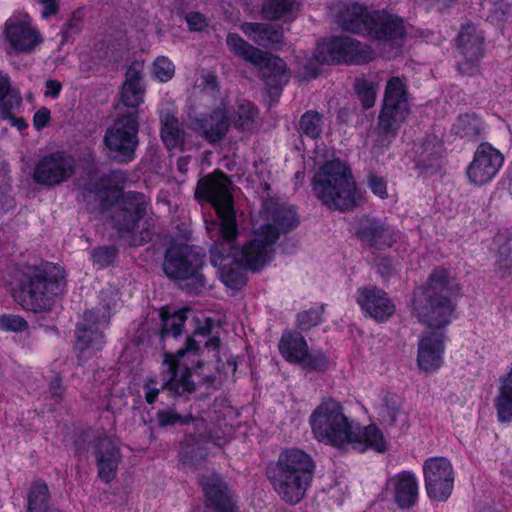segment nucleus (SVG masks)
<instances>
[{
    "instance_id": "45",
    "label": "nucleus",
    "mask_w": 512,
    "mask_h": 512,
    "mask_svg": "<svg viewBox=\"0 0 512 512\" xmlns=\"http://www.w3.org/2000/svg\"><path fill=\"white\" fill-rule=\"evenodd\" d=\"M28 322L20 315H0V330L4 332L20 333L28 329Z\"/></svg>"
},
{
    "instance_id": "26",
    "label": "nucleus",
    "mask_w": 512,
    "mask_h": 512,
    "mask_svg": "<svg viewBox=\"0 0 512 512\" xmlns=\"http://www.w3.org/2000/svg\"><path fill=\"white\" fill-rule=\"evenodd\" d=\"M357 301L361 308L377 321H384L395 312V305L387 294L376 288L360 291Z\"/></svg>"
},
{
    "instance_id": "36",
    "label": "nucleus",
    "mask_w": 512,
    "mask_h": 512,
    "mask_svg": "<svg viewBox=\"0 0 512 512\" xmlns=\"http://www.w3.org/2000/svg\"><path fill=\"white\" fill-rule=\"evenodd\" d=\"M184 311H175L172 314L166 309L160 311L161 328L159 331L160 338L165 340L168 337H178L182 334V328L186 321Z\"/></svg>"
},
{
    "instance_id": "9",
    "label": "nucleus",
    "mask_w": 512,
    "mask_h": 512,
    "mask_svg": "<svg viewBox=\"0 0 512 512\" xmlns=\"http://www.w3.org/2000/svg\"><path fill=\"white\" fill-rule=\"evenodd\" d=\"M226 44L235 56L259 67L260 76L268 87L281 89L288 82L286 64L281 58L265 54L237 33H229Z\"/></svg>"
},
{
    "instance_id": "30",
    "label": "nucleus",
    "mask_w": 512,
    "mask_h": 512,
    "mask_svg": "<svg viewBox=\"0 0 512 512\" xmlns=\"http://www.w3.org/2000/svg\"><path fill=\"white\" fill-rule=\"evenodd\" d=\"M160 136L167 149L183 150L186 142V132L179 120L171 113L160 116Z\"/></svg>"
},
{
    "instance_id": "56",
    "label": "nucleus",
    "mask_w": 512,
    "mask_h": 512,
    "mask_svg": "<svg viewBox=\"0 0 512 512\" xmlns=\"http://www.w3.org/2000/svg\"><path fill=\"white\" fill-rule=\"evenodd\" d=\"M50 121V110L42 107L33 116V126L37 131L42 130Z\"/></svg>"
},
{
    "instance_id": "35",
    "label": "nucleus",
    "mask_w": 512,
    "mask_h": 512,
    "mask_svg": "<svg viewBox=\"0 0 512 512\" xmlns=\"http://www.w3.org/2000/svg\"><path fill=\"white\" fill-rule=\"evenodd\" d=\"M27 512H60L50 504L47 484L40 479L35 480L28 494Z\"/></svg>"
},
{
    "instance_id": "11",
    "label": "nucleus",
    "mask_w": 512,
    "mask_h": 512,
    "mask_svg": "<svg viewBox=\"0 0 512 512\" xmlns=\"http://www.w3.org/2000/svg\"><path fill=\"white\" fill-rule=\"evenodd\" d=\"M354 34L375 39L397 40L404 34L401 19L386 12L374 11L354 3Z\"/></svg>"
},
{
    "instance_id": "51",
    "label": "nucleus",
    "mask_w": 512,
    "mask_h": 512,
    "mask_svg": "<svg viewBox=\"0 0 512 512\" xmlns=\"http://www.w3.org/2000/svg\"><path fill=\"white\" fill-rule=\"evenodd\" d=\"M107 178H114V179H123L124 178V173L122 171H111L110 175L109 176H102L100 178V183H89L87 185H85L84 187V193H88V194H95V195H102L104 190H105V185H104V182L107 180Z\"/></svg>"
},
{
    "instance_id": "5",
    "label": "nucleus",
    "mask_w": 512,
    "mask_h": 512,
    "mask_svg": "<svg viewBox=\"0 0 512 512\" xmlns=\"http://www.w3.org/2000/svg\"><path fill=\"white\" fill-rule=\"evenodd\" d=\"M65 270L54 263L24 265L18 277V303L34 313L49 311L55 297L66 290Z\"/></svg>"
},
{
    "instance_id": "47",
    "label": "nucleus",
    "mask_w": 512,
    "mask_h": 512,
    "mask_svg": "<svg viewBox=\"0 0 512 512\" xmlns=\"http://www.w3.org/2000/svg\"><path fill=\"white\" fill-rule=\"evenodd\" d=\"M153 72L161 82L169 81L175 72L174 64L165 56H159L153 63Z\"/></svg>"
},
{
    "instance_id": "6",
    "label": "nucleus",
    "mask_w": 512,
    "mask_h": 512,
    "mask_svg": "<svg viewBox=\"0 0 512 512\" xmlns=\"http://www.w3.org/2000/svg\"><path fill=\"white\" fill-rule=\"evenodd\" d=\"M351 169L340 159L327 160L313 177L315 195L330 209L345 211L352 207Z\"/></svg>"
},
{
    "instance_id": "52",
    "label": "nucleus",
    "mask_w": 512,
    "mask_h": 512,
    "mask_svg": "<svg viewBox=\"0 0 512 512\" xmlns=\"http://www.w3.org/2000/svg\"><path fill=\"white\" fill-rule=\"evenodd\" d=\"M374 57L375 53L369 46L354 41V64L369 62Z\"/></svg>"
},
{
    "instance_id": "7",
    "label": "nucleus",
    "mask_w": 512,
    "mask_h": 512,
    "mask_svg": "<svg viewBox=\"0 0 512 512\" xmlns=\"http://www.w3.org/2000/svg\"><path fill=\"white\" fill-rule=\"evenodd\" d=\"M204 264V255L197 247L172 243L166 249L162 268L169 279L187 281L184 289L188 293H199L205 286V277L201 273Z\"/></svg>"
},
{
    "instance_id": "38",
    "label": "nucleus",
    "mask_w": 512,
    "mask_h": 512,
    "mask_svg": "<svg viewBox=\"0 0 512 512\" xmlns=\"http://www.w3.org/2000/svg\"><path fill=\"white\" fill-rule=\"evenodd\" d=\"M378 87L379 80L376 76L357 80L354 88L363 108L368 109L374 105Z\"/></svg>"
},
{
    "instance_id": "40",
    "label": "nucleus",
    "mask_w": 512,
    "mask_h": 512,
    "mask_svg": "<svg viewBox=\"0 0 512 512\" xmlns=\"http://www.w3.org/2000/svg\"><path fill=\"white\" fill-rule=\"evenodd\" d=\"M22 107V98L20 94L17 97L9 98L6 103L0 106V119L8 120L12 126L22 131L28 127L25 119L22 117H15V114L20 111Z\"/></svg>"
},
{
    "instance_id": "60",
    "label": "nucleus",
    "mask_w": 512,
    "mask_h": 512,
    "mask_svg": "<svg viewBox=\"0 0 512 512\" xmlns=\"http://www.w3.org/2000/svg\"><path fill=\"white\" fill-rule=\"evenodd\" d=\"M46 96H51L52 98H57L61 92L62 84L57 80H47L46 81Z\"/></svg>"
},
{
    "instance_id": "28",
    "label": "nucleus",
    "mask_w": 512,
    "mask_h": 512,
    "mask_svg": "<svg viewBox=\"0 0 512 512\" xmlns=\"http://www.w3.org/2000/svg\"><path fill=\"white\" fill-rule=\"evenodd\" d=\"M357 236L361 241L378 249L390 247L395 241L393 230L372 218H364L359 221Z\"/></svg>"
},
{
    "instance_id": "63",
    "label": "nucleus",
    "mask_w": 512,
    "mask_h": 512,
    "mask_svg": "<svg viewBox=\"0 0 512 512\" xmlns=\"http://www.w3.org/2000/svg\"><path fill=\"white\" fill-rule=\"evenodd\" d=\"M338 119L341 122L348 123L350 120V111L348 108H342L338 111Z\"/></svg>"
},
{
    "instance_id": "21",
    "label": "nucleus",
    "mask_w": 512,
    "mask_h": 512,
    "mask_svg": "<svg viewBox=\"0 0 512 512\" xmlns=\"http://www.w3.org/2000/svg\"><path fill=\"white\" fill-rule=\"evenodd\" d=\"M386 492L401 509L415 506L419 498V481L415 473L402 471L391 476L386 482Z\"/></svg>"
},
{
    "instance_id": "50",
    "label": "nucleus",
    "mask_w": 512,
    "mask_h": 512,
    "mask_svg": "<svg viewBox=\"0 0 512 512\" xmlns=\"http://www.w3.org/2000/svg\"><path fill=\"white\" fill-rule=\"evenodd\" d=\"M336 9V23L344 31L350 32L352 28V11L349 6L343 3H338L335 6Z\"/></svg>"
},
{
    "instance_id": "49",
    "label": "nucleus",
    "mask_w": 512,
    "mask_h": 512,
    "mask_svg": "<svg viewBox=\"0 0 512 512\" xmlns=\"http://www.w3.org/2000/svg\"><path fill=\"white\" fill-rule=\"evenodd\" d=\"M300 364L312 370L323 371L327 369L329 360L328 357L322 352H317L314 354H309L307 352V355L305 356L304 360L300 362Z\"/></svg>"
},
{
    "instance_id": "55",
    "label": "nucleus",
    "mask_w": 512,
    "mask_h": 512,
    "mask_svg": "<svg viewBox=\"0 0 512 512\" xmlns=\"http://www.w3.org/2000/svg\"><path fill=\"white\" fill-rule=\"evenodd\" d=\"M186 22L190 31H201L207 26L205 17L199 12H190L186 15Z\"/></svg>"
},
{
    "instance_id": "15",
    "label": "nucleus",
    "mask_w": 512,
    "mask_h": 512,
    "mask_svg": "<svg viewBox=\"0 0 512 512\" xmlns=\"http://www.w3.org/2000/svg\"><path fill=\"white\" fill-rule=\"evenodd\" d=\"M277 240V231H272L270 226H260L254 232L253 239L243 245L241 249L234 246L233 259L240 261L246 269L258 271L271 260Z\"/></svg>"
},
{
    "instance_id": "29",
    "label": "nucleus",
    "mask_w": 512,
    "mask_h": 512,
    "mask_svg": "<svg viewBox=\"0 0 512 512\" xmlns=\"http://www.w3.org/2000/svg\"><path fill=\"white\" fill-rule=\"evenodd\" d=\"M243 33L253 42L263 47H272L283 40V28L280 25L266 23H243Z\"/></svg>"
},
{
    "instance_id": "61",
    "label": "nucleus",
    "mask_w": 512,
    "mask_h": 512,
    "mask_svg": "<svg viewBox=\"0 0 512 512\" xmlns=\"http://www.w3.org/2000/svg\"><path fill=\"white\" fill-rule=\"evenodd\" d=\"M40 2L44 5V10L42 11L43 18L47 19L58 11L56 0H40Z\"/></svg>"
},
{
    "instance_id": "39",
    "label": "nucleus",
    "mask_w": 512,
    "mask_h": 512,
    "mask_svg": "<svg viewBox=\"0 0 512 512\" xmlns=\"http://www.w3.org/2000/svg\"><path fill=\"white\" fill-rule=\"evenodd\" d=\"M299 6L298 0H266L263 3L262 14L265 19L276 20L298 9Z\"/></svg>"
},
{
    "instance_id": "4",
    "label": "nucleus",
    "mask_w": 512,
    "mask_h": 512,
    "mask_svg": "<svg viewBox=\"0 0 512 512\" xmlns=\"http://www.w3.org/2000/svg\"><path fill=\"white\" fill-rule=\"evenodd\" d=\"M315 471L313 457L303 449L292 447L281 450L277 459L267 465L266 477L281 500L296 505L305 498Z\"/></svg>"
},
{
    "instance_id": "2",
    "label": "nucleus",
    "mask_w": 512,
    "mask_h": 512,
    "mask_svg": "<svg viewBox=\"0 0 512 512\" xmlns=\"http://www.w3.org/2000/svg\"><path fill=\"white\" fill-rule=\"evenodd\" d=\"M227 175L215 171L202 177L195 189V198L213 205L220 219L219 236L210 249V261L219 267L220 279L230 289H240L246 283L245 266L234 258L232 251L238 236V227L229 190Z\"/></svg>"
},
{
    "instance_id": "57",
    "label": "nucleus",
    "mask_w": 512,
    "mask_h": 512,
    "mask_svg": "<svg viewBox=\"0 0 512 512\" xmlns=\"http://www.w3.org/2000/svg\"><path fill=\"white\" fill-rule=\"evenodd\" d=\"M117 291L112 288L102 290L100 292V299L105 310L110 311L113 309L117 302Z\"/></svg>"
},
{
    "instance_id": "14",
    "label": "nucleus",
    "mask_w": 512,
    "mask_h": 512,
    "mask_svg": "<svg viewBox=\"0 0 512 512\" xmlns=\"http://www.w3.org/2000/svg\"><path fill=\"white\" fill-rule=\"evenodd\" d=\"M504 162V154L499 149L489 142L480 143L465 169L467 183L477 188L491 183L499 174Z\"/></svg>"
},
{
    "instance_id": "32",
    "label": "nucleus",
    "mask_w": 512,
    "mask_h": 512,
    "mask_svg": "<svg viewBox=\"0 0 512 512\" xmlns=\"http://www.w3.org/2000/svg\"><path fill=\"white\" fill-rule=\"evenodd\" d=\"M365 451L372 449L378 453L387 450V441L381 430L375 425H369L354 432V450Z\"/></svg>"
},
{
    "instance_id": "22",
    "label": "nucleus",
    "mask_w": 512,
    "mask_h": 512,
    "mask_svg": "<svg viewBox=\"0 0 512 512\" xmlns=\"http://www.w3.org/2000/svg\"><path fill=\"white\" fill-rule=\"evenodd\" d=\"M93 316L92 312H86L83 322L79 324L76 331L75 349L78 352L77 359L80 363L87 361L104 346L103 333L98 330L95 323H89Z\"/></svg>"
},
{
    "instance_id": "31",
    "label": "nucleus",
    "mask_w": 512,
    "mask_h": 512,
    "mask_svg": "<svg viewBox=\"0 0 512 512\" xmlns=\"http://www.w3.org/2000/svg\"><path fill=\"white\" fill-rule=\"evenodd\" d=\"M501 422H512V365L499 378L498 395L494 402Z\"/></svg>"
},
{
    "instance_id": "19",
    "label": "nucleus",
    "mask_w": 512,
    "mask_h": 512,
    "mask_svg": "<svg viewBox=\"0 0 512 512\" xmlns=\"http://www.w3.org/2000/svg\"><path fill=\"white\" fill-rule=\"evenodd\" d=\"M483 36L475 27H463L458 38V70L462 74L475 75L479 72V63L484 55Z\"/></svg>"
},
{
    "instance_id": "62",
    "label": "nucleus",
    "mask_w": 512,
    "mask_h": 512,
    "mask_svg": "<svg viewBox=\"0 0 512 512\" xmlns=\"http://www.w3.org/2000/svg\"><path fill=\"white\" fill-rule=\"evenodd\" d=\"M497 265L499 270L502 272H507L512 268V255L509 256H503L502 254L499 257V260L497 261Z\"/></svg>"
},
{
    "instance_id": "13",
    "label": "nucleus",
    "mask_w": 512,
    "mask_h": 512,
    "mask_svg": "<svg viewBox=\"0 0 512 512\" xmlns=\"http://www.w3.org/2000/svg\"><path fill=\"white\" fill-rule=\"evenodd\" d=\"M138 129L139 119L117 115L114 124L106 130L104 142L116 161L128 163L135 158Z\"/></svg>"
},
{
    "instance_id": "37",
    "label": "nucleus",
    "mask_w": 512,
    "mask_h": 512,
    "mask_svg": "<svg viewBox=\"0 0 512 512\" xmlns=\"http://www.w3.org/2000/svg\"><path fill=\"white\" fill-rule=\"evenodd\" d=\"M484 129L483 121L474 114L459 116L453 124L452 131L461 138L471 139Z\"/></svg>"
},
{
    "instance_id": "42",
    "label": "nucleus",
    "mask_w": 512,
    "mask_h": 512,
    "mask_svg": "<svg viewBox=\"0 0 512 512\" xmlns=\"http://www.w3.org/2000/svg\"><path fill=\"white\" fill-rule=\"evenodd\" d=\"M159 427H167L175 424L187 425L193 421L191 414L181 415L173 409H162L156 413Z\"/></svg>"
},
{
    "instance_id": "34",
    "label": "nucleus",
    "mask_w": 512,
    "mask_h": 512,
    "mask_svg": "<svg viewBox=\"0 0 512 512\" xmlns=\"http://www.w3.org/2000/svg\"><path fill=\"white\" fill-rule=\"evenodd\" d=\"M270 222L263 226H270L272 231H277L278 237L281 233H288L299 224V217L291 206L277 205L270 210Z\"/></svg>"
},
{
    "instance_id": "41",
    "label": "nucleus",
    "mask_w": 512,
    "mask_h": 512,
    "mask_svg": "<svg viewBox=\"0 0 512 512\" xmlns=\"http://www.w3.org/2000/svg\"><path fill=\"white\" fill-rule=\"evenodd\" d=\"M323 116L316 111H306L300 119L299 129L301 133L311 139L318 138L322 133Z\"/></svg>"
},
{
    "instance_id": "46",
    "label": "nucleus",
    "mask_w": 512,
    "mask_h": 512,
    "mask_svg": "<svg viewBox=\"0 0 512 512\" xmlns=\"http://www.w3.org/2000/svg\"><path fill=\"white\" fill-rule=\"evenodd\" d=\"M324 306L311 308L307 311H303L298 314L297 322L298 326L302 330H309L312 327L318 325L321 322V315L323 313Z\"/></svg>"
},
{
    "instance_id": "48",
    "label": "nucleus",
    "mask_w": 512,
    "mask_h": 512,
    "mask_svg": "<svg viewBox=\"0 0 512 512\" xmlns=\"http://www.w3.org/2000/svg\"><path fill=\"white\" fill-rule=\"evenodd\" d=\"M48 394L55 403H60L65 394L63 379L59 373L54 372L48 380Z\"/></svg>"
},
{
    "instance_id": "24",
    "label": "nucleus",
    "mask_w": 512,
    "mask_h": 512,
    "mask_svg": "<svg viewBox=\"0 0 512 512\" xmlns=\"http://www.w3.org/2000/svg\"><path fill=\"white\" fill-rule=\"evenodd\" d=\"M230 127L229 118L224 109L216 108L210 114L196 118L193 122L194 130L210 144L222 141Z\"/></svg>"
},
{
    "instance_id": "43",
    "label": "nucleus",
    "mask_w": 512,
    "mask_h": 512,
    "mask_svg": "<svg viewBox=\"0 0 512 512\" xmlns=\"http://www.w3.org/2000/svg\"><path fill=\"white\" fill-rule=\"evenodd\" d=\"M118 250L114 246H101L91 251L93 263L99 268L110 266L117 258Z\"/></svg>"
},
{
    "instance_id": "59",
    "label": "nucleus",
    "mask_w": 512,
    "mask_h": 512,
    "mask_svg": "<svg viewBox=\"0 0 512 512\" xmlns=\"http://www.w3.org/2000/svg\"><path fill=\"white\" fill-rule=\"evenodd\" d=\"M202 88H203V90L211 91V92L218 91L217 76L212 73H206L203 76Z\"/></svg>"
},
{
    "instance_id": "12",
    "label": "nucleus",
    "mask_w": 512,
    "mask_h": 512,
    "mask_svg": "<svg viewBox=\"0 0 512 512\" xmlns=\"http://www.w3.org/2000/svg\"><path fill=\"white\" fill-rule=\"evenodd\" d=\"M77 171L75 157L63 150L43 155L35 163L32 179L36 184L51 188L72 179Z\"/></svg>"
},
{
    "instance_id": "10",
    "label": "nucleus",
    "mask_w": 512,
    "mask_h": 512,
    "mask_svg": "<svg viewBox=\"0 0 512 512\" xmlns=\"http://www.w3.org/2000/svg\"><path fill=\"white\" fill-rule=\"evenodd\" d=\"M409 114L410 105L406 84L399 77H392L385 88L379 116V129L386 135L394 136Z\"/></svg>"
},
{
    "instance_id": "8",
    "label": "nucleus",
    "mask_w": 512,
    "mask_h": 512,
    "mask_svg": "<svg viewBox=\"0 0 512 512\" xmlns=\"http://www.w3.org/2000/svg\"><path fill=\"white\" fill-rule=\"evenodd\" d=\"M316 440L342 447L350 442V424L342 406L333 399L323 400L309 418Z\"/></svg>"
},
{
    "instance_id": "53",
    "label": "nucleus",
    "mask_w": 512,
    "mask_h": 512,
    "mask_svg": "<svg viewBox=\"0 0 512 512\" xmlns=\"http://www.w3.org/2000/svg\"><path fill=\"white\" fill-rule=\"evenodd\" d=\"M19 93L12 90L10 78L7 74L0 71V106H2L11 97H17Z\"/></svg>"
},
{
    "instance_id": "64",
    "label": "nucleus",
    "mask_w": 512,
    "mask_h": 512,
    "mask_svg": "<svg viewBox=\"0 0 512 512\" xmlns=\"http://www.w3.org/2000/svg\"><path fill=\"white\" fill-rule=\"evenodd\" d=\"M305 76L309 78H316L318 76L317 70H310L309 67H305Z\"/></svg>"
},
{
    "instance_id": "27",
    "label": "nucleus",
    "mask_w": 512,
    "mask_h": 512,
    "mask_svg": "<svg viewBox=\"0 0 512 512\" xmlns=\"http://www.w3.org/2000/svg\"><path fill=\"white\" fill-rule=\"evenodd\" d=\"M352 41L348 36L334 37L329 42L318 44L315 52V60L321 64L351 63Z\"/></svg>"
},
{
    "instance_id": "58",
    "label": "nucleus",
    "mask_w": 512,
    "mask_h": 512,
    "mask_svg": "<svg viewBox=\"0 0 512 512\" xmlns=\"http://www.w3.org/2000/svg\"><path fill=\"white\" fill-rule=\"evenodd\" d=\"M155 383V380L149 379L144 385L145 400L149 404H153L156 401L159 394V388L154 386Z\"/></svg>"
},
{
    "instance_id": "44",
    "label": "nucleus",
    "mask_w": 512,
    "mask_h": 512,
    "mask_svg": "<svg viewBox=\"0 0 512 512\" xmlns=\"http://www.w3.org/2000/svg\"><path fill=\"white\" fill-rule=\"evenodd\" d=\"M256 116L255 106L251 102L245 101L238 106L235 126L242 130L249 129Z\"/></svg>"
},
{
    "instance_id": "33",
    "label": "nucleus",
    "mask_w": 512,
    "mask_h": 512,
    "mask_svg": "<svg viewBox=\"0 0 512 512\" xmlns=\"http://www.w3.org/2000/svg\"><path fill=\"white\" fill-rule=\"evenodd\" d=\"M281 355L289 362L300 364L307 355L308 345L299 333L287 332L281 336L278 344Z\"/></svg>"
},
{
    "instance_id": "20",
    "label": "nucleus",
    "mask_w": 512,
    "mask_h": 512,
    "mask_svg": "<svg viewBox=\"0 0 512 512\" xmlns=\"http://www.w3.org/2000/svg\"><path fill=\"white\" fill-rule=\"evenodd\" d=\"M200 483L205 493L207 503L196 508L193 512H234L235 504L226 484L218 475L201 478Z\"/></svg>"
},
{
    "instance_id": "3",
    "label": "nucleus",
    "mask_w": 512,
    "mask_h": 512,
    "mask_svg": "<svg viewBox=\"0 0 512 512\" xmlns=\"http://www.w3.org/2000/svg\"><path fill=\"white\" fill-rule=\"evenodd\" d=\"M212 326L213 321L206 318L205 322L195 329L193 336L187 338L184 348L179 349L175 354H164L163 389H167L177 396L195 392L196 385L191 379V372L202 366L201 348L216 350L221 343L218 336H210Z\"/></svg>"
},
{
    "instance_id": "17",
    "label": "nucleus",
    "mask_w": 512,
    "mask_h": 512,
    "mask_svg": "<svg viewBox=\"0 0 512 512\" xmlns=\"http://www.w3.org/2000/svg\"><path fill=\"white\" fill-rule=\"evenodd\" d=\"M143 63L133 62L125 72V80L115 105L117 115L139 119V107L144 102Z\"/></svg>"
},
{
    "instance_id": "54",
    "label": "nucleus",
    "mask_w": 512,
    "mask_h": 512,
    "mask_svg": "<svg viewBox=\"0 0 512 512\" xmlns=\"http://www.w3.org/2000/svg\"><path fill=\"white\" fill-rule=\"evenodd\" d=\"M369 187L374 195L381 199H385L388 197L387 192V182L378 176H372L369 179Z\"/></svg>"
},
{
    "instance_id": "25",
    "label": "nucleus",
    "mask_w": 512,
    "mask_h": 512,
    "mask_svg": "<svg viewBox=\"0 0 512 512\" xmlns=\"http://www.w3.org/2000/svg\"><path fill=\"white\" fill-rule=\"evenodd\" d=\"M5 35L15 50L24 52L32 50L41 40L28 21L14 17L6 22Z\"/></svg>"
},
{
    "instance_id": "16",
    "label": "nucleus",
    "mask_w": 512,
    "mask_h": 512,
    "mask_svg": "<svg viewBox=\"0 0 512 512\" xmlns=\"http://www.w3.org/2000/svg\"><path fill=\"white\" fill-rule=\"evenodd\" d=\"M425 490L430 500L445 502L454 488V469L445 457H430L424 461Z\"/></svg>"
},
{
    "instance_id": "18",
    "label": "nucleus",
    "mask_w": 512,
    "mask_h": 512,
    "mask_svg": "<svg viewBox=\"0 0 512 512\" xmlns=\"http://www.w3.org/2000/svg\"><path fill=\"white\" fill-rule=\"evenodd\" d=\"M146 200L143 194L123 193L113 204L111 219L120 236L135 232L139 221L146 213Z\"/></svg>"
},
{
    "instance_id": "1",
    "label": "nucleus",
    "mask_w": 512,
    "mask_h": 512,
    "mask_svg": "<svg viewBox=\"0 0 512 512\" xmlns=\"http://www.w3.org/2000/svg\"><path fill=\"white\" fill-rule=\"evenodd\" d=\"M461 284L450 269L437 268L425 286L413 293L412 314L427 330L419 337L417 366L424 373L437 372L444 363L445 332L453 317Z\"/></svg>"
},
{
    "instance_id": "23",
    "label": "nucleus",
    "mask_w": 512,
    "mask_h": 512,
    "mask_svg": "<svg viewBox=\"0 0 512 512\" xmlns=\"http://www.w3.org/2000/svg\"><path fill=\"white\" fill-rule=\"evenodd\" d=\"M98 477L110 483L117 474L122 455L120 449L108 438H102L94 446Z\"/></svg>"
}]
</instances>
